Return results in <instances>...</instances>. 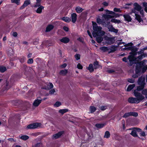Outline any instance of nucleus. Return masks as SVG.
I'll use <instances>...</instances> for the list:
<instances>
[{
  "label": "nucleus",
  "instance_id": "aec40b11",
  "mask_svg": "<svg viewBox=\"0 0 147 147\" xmlns=\"http://www.w3.org/2000/svg\"><path fill=\"white\" fill-rule=\"evenodd\" d=\"M69 39L66 37H63L61 39H60V41L61 42L64 43H67L69 42Z\"/></svg>",
  "mask_w": 147,
  "mask_h": 147
},
{
  "label": "nucleus",
  "instance_id": "680f3d73",
  "mask_svg": "<svg viewBox=\"0 0 147 147\" xmlns=\"http://www.w3.org/2000/svg\"><path fill=\"white\" fill-rule=\"evenodd\" d=\"M67 64L66 63H64L61 66V67L62 68H64L65 67L67 66Z\"/></svg>",
  "mask_w": 147,
  "mask_h": 147
},
{
  "label": "nucleus",
  "instance_id": "4be33fe9",
  "mask_svg": "<svg viewBox=\"0 0 147 147\" xmlns=\"http://www.w3.org/2000/svg\"><path fill=\"white\" fill-rule=\"evenodd\" d=\"M44 8V7L42 6H40L39 7L37 10H36V12L37 13H41L42 12V10Z\"/></svg>",
  "mask_w": 147,
  "mask_h": 147
},
{
  "label": "nucleus",
  "instance_id": "c756f323",
  "mask_svg": "<svg viewBox=\"0 0 147 147\" xmlns=\"http://www.w3.org/2000/svg\"><path fill=\"white\" fill-rule=\"evenodd\" d=\"M83 9L80 7L78 6L76 8V10L77 12L80 13L82 12Z\"/></svg>",
  "mask_w": 147,
  "mask_h": 147
},
{
  "label": "nucleus",
  "instance_id": "58836bf2",
  "mask_svg": "<svg viewBox=\"0 0 147 147\" xmlns=\"http://www.w3.org/2000/svg\"><path fill=\"white\" fill-rule=\"evenodd\" d=\"M61 105V103L59 101H57L54 105V106L55 107H58Z\"/></svg>",
  "mask_w": 147,
  "mask_h": 147
},
{
  "label": "nucleus",
  "instance_id": "4468645a",
  "mask_svg": "<svg viewBox=\"0 0 147 147\" xmlns=\"http://www.w3.org/2000/svg\"><path fill=\"white\" fill-rule=\"evenodd\" d=\"M30 0H26L24 1V4L20 8V9H22L24 8L25 7H26L28 5L30 4Z\"/></svg>",
  "mask_w": 147,
  "mask_h": 147
},
{
  "label": "nucleus",
  "instance_id": "49530a36",
  "mask_svg": "<svg viewBox=\"0 0 147 147\" xmlns=\"http://www.w3.org/2000/svg\"><path fill=\"white\" fill-rule=\"evenodd\" d=\"M48 88L49 89H51L53 88V85L52 83H50L48 85Z\"/></svg>",
  "mask_w": 147,
  "mask_h": 147
},
{
  "label": "nucleus",
  "instance_id": "5fc2aeb1",
  "mask_svg": "<svg viewBox=\"0 0 147 147\" xmlns=\"http://www.w3.org/2000/svg\"><path fill=\"white\" fill-rule=\"evenodd\" d=\"M114 11L115 12H121V11L119 9L117 8H115L114 9Z\"/></svg>",
  "mask_w": 147,
  "mask_h": 147
},
{
  "label": "nucleus",
  "instance_id": "69168bd1",
  "mask_svg": "<svg viewBox=\"0 0 147 147\" xmlns=\"http://www.w3.org/2000/svg\"><path fill=\"white\" fill-rule=\"evenodd\" d=\"M103 4L105 6H107L108 5V3L106 2H103Z\"/></svg>",
  "mask_w": 147,
  "mask_h": 147
},
{
  "label": "nucleus",
  "instance_id": "72a5a7b5",
  "mask_svg": "<svg viewBox=\"0 0 147 147\" xmlns=\"http://www.w3.org/2000/svg\"><path fill=\"white\" fill-rule=\"evenodd\" d=\"M94 68L96 69L99 67V65L98 61H96L94 62L93 64Z\"/></svg>",
  "mask_w": 147,
  "mask_h": 147
},
{
  "label": "nucleus",
  "instance_id": "f3484780",
  "mask_svg": "<svg viewBox=\"0 0 147 147\" xmlns=\"http://www.w3.org/2000/svg\"><path fill=\"white\" fill-rule=\"evenodd\" d=\"M108 28L109 29V30L110 31L113 32L115 33H117L118 32V30L114 28L112 25L109 26H108Z\"/></svg>",
  "mask_w": 147,
  "mask_h": 147
},
{
  "label": "nucleus",
  "instance_id": "2eb2a0df",
  "mask_svg": "<svg viewBox=\"0 0 147 147\" xmlns=\"http://www.w3.org/2000/svg\"><path fill=\"white\" fill-rule=\"evenodd\" d=\"M123 16L124 17L125 21L128 22L131 21L132 19L129 15L128 14H124L123 15Z\"/></svg>",
  "mask_w": 147,
  "mask_h": 147
},
{
  "label": "nucleus",
  "instance_id": "cd10ccee",
  "mask_svg": "<svg viewBox=\"0 0 147 147\" xmlns=\"http://www.w3.org/2000/svg\"><path fill=\"white\" fill-rule=\"evenodd\" d=\"M105 125V124L103 123H97L95 125V126L98 129L102 128Z\"/></svg>",
  "mask_w": 147,
  "mask_h": 147
},
{
  "label": "nucleus",
  "instance_id": "0eeeda50",
  "mask_svg": "<svg viewBox=\"0 0 147 147\" xmlns=\"http://www.w3.org/2000/svg\"><path fill=\"white\" fill-rule=\"evenodd\" d=\"M40 124L39 123H35L28 125L27 128L28 129H33L38 127L40 126Z\"/></svg>",
  "mask_w": 147,
  "mask_h": 147
},
{
  "label": "nucleus",
  "instance_id": "4c0bfd02",
  "mask_svg": "<svg viewBox=\"0 0 147 147\" xmlns=\"http://www.w3.org/2000/svg\"><path fill=\"white\" fill-rule=\"evenodd\" d=\"M90 113H92L94 112L96 110V108L93 106H91L90 108Z\"/></svg>",
  "mask_w": 147,
  "mask_h": 147
},
{
  "label": "nucleus",
  "instance_id": "a18cd8bd",
  "mask_svg": "<svg viewBox=\"0 0 147 147\" xmlns=\"http://www.w3.org/2000/svg\"><path fill=\"white\" fill-rule=\"evenodd\" d=\"M33 62V60L32 59H29L27 61V63L28 64H32Z\"/></svg>",
  "mask_w": 147,
  "mask_h": 147
},
{
  "label": "nucleus",
  "instance_id": "9b49d317",
  "mask_svg": "<svg viewBox=\"0 0 147 147\" xmlns=\"http://www.w3.org/2000/svg\"><path fill=\"white\" fill-rule=\"evenodd\" d=\"M64 132L63 131H60L57 133L54 134L52 136V138L53 139H57L59 137L62 135L63 133Z\"/></svg>",
  "mask_w": 147,
  "mask_h": 147
},
{
  "label": "nucleus",
  "instance_id": "9d476101",
  "mask_svg": "<svg viewBox=\"0 0 147 147\" xmlns=\"http://www.w3.org/2000/svg\"><path fill=\"white\" fill-rule=\"evenodd\" d=\"M128 101L131 103H139L138 100L136 98L131 97L129 98L128 99Z\"/></svg>",
  "mask_w": 147,
  "mask_h": 147
},
{
  "label": "nucleus",
  "instance_id": "2f4dec72",
  "mask_svg": "<svg viewBox=\"0 0 147 147\" xmlns=\"http://www.w3.org/2000/svg\"><path fill=\"white\" fill-rule=\"evenodd\" d=\"M67 70L66 69H65L64 70H61L60 71V74H61V75H62L63 76H64L67 73Z\"/></svg>",
  "mask_w": 147,
  "mask_h": 147
},
{
  "label": "nucleus",
  "instance_id": "393cba45",
  "mask_svg": "<svg viewBox=\"0 0 147 147\" xmlns=\"http://www.w3.org/2000/svg\"><path fill=\"white\" fill-rule=\"evenodd\" d=\"M135 19L137 20L139 22H141L143 21L142 19L141 18L140 16L137 14L136 13H135Z\"/></svg>",
  "mask_w": 147,
  "mask_h": 147
},
{
  "label": "nucleus",
  "instance_id": "37998d69",
  "mask_svg": "<svg viewBox=\"0 0 147 147\" xmlns=\"http://www.w3.org/2000/svg\"><path fill=\"white\" fill-rule=\"evenodd\" d=\"M40 6V2L36 1V4L34 5V7H37Z\"/></svg>",
  "mask_w": 147,
  "mask_h": 147
},
{
  "label": "nucleus",
  "instance_id": "f03ea898",
  "mask_svg": "<svg viewBox=\"0 0 147 147\" xmlns=\"http://www.w3.org/2000/svg\"><path fill=\"white\" fill-rule=\"evenodd\" d=\"M137 51L138 49L136 48H135L134 49L132 50L131 53L133 55L129 56L127 59L126 57H124L123 59V61L125 62H127V60H129V65H132L133 64L135 63V61L136 60V58L134 57V55L136 54V52Z\"/></svg>",
  "mask_w": 147,
  "mask_h": 147
},
{
  "label": "nucleus",
  "instance_id": "1a4fd4ad",
  "mask_svg": "<svg viewBox=\"0 0 147 147\" xmlns=\"http://www.w3.org/2000/svg\"><path fill=\"white\" fill-rule=\"evenodd\" d=\"M145 78L144 77H141L139 78L138 81V84L139 85H142L144 86L145 85Z\"/></svg>",
  "mask_w": 147,
  "mask_h": 147
},
{
  "label": "nucleus",
  "instance_id": "bb28decb",
  "mask_svg": "<svg viewBox=\"0 0 147 147\" xmlns=\"http://www.w3.org/2000/svg\"><path fill=\"white\" fill-rule=\"evenodd\" d=\"M141 92L145 98L147 99V89H144L142 90Z\"/></svg>",
  "mask_w": 147,
  "mask_h": 147
},
{
  "label": "nucleus",
  "instance_id": "ea45409f",
  "mask_svg": "<svg viewBox=\"0 0 147 147\" xmlns=\"http://www.w3.org/2000/svg\"><path fill=\"white\" fill-rule=\"evenodd\" d=\"M6 69L5 67L3 66H0V72H3L5 71Z\"/></svg>",
  "mask_w": 147,
  "mask_h": 147
},
{
  "label": "nucleus",
  "instance_id": "603ef678",
  "mask_svg": "<svg viewBox=\"0 0 147 147\" xmlns=\"http://www.w3.org/2000/svg\"><path fill=\"white\" fill-rule=\"evenodd\" d=\"M140 132V133L139 134L140 135V136H145L146 134L144 131H142L141 130V131Z\"/></svg>",
  "mask_w": 147,
  "mask_h": 147
},
{
  "label": "nucleus",
  "instance_id": "6ab92c4d",
  "mask_svg": "<svg viewBox=\"0 0 147 147\" xmlns=\"http://www.w3.org/2000/svg\"><path fill=\"white\" fill-rule=\"evenodd\" d=\"M109 53H110L115 51L116 50V48L114 46H112L111 47H109Z\"/></svg>",
  "mask_w": 147,
  "mask_h": 147
},
{
  "label": "nucleus",
  "instance_id": "864d4df0",
  "mask_svg": "<svg viewBox=\"0 0 147 147\" xmlns=\"http://www.w3.org/2000/svg\"><path fill=\"white\" fill-rule=\"evenodd\" d=\"M77 68L79 69H82L83 68L82 65L80 63H78L77 65Z\"/></svg>",
  "mask_w": 147,
  "mask_h": 147
},
{
  "label": "nucleus",
  "instance_id": "f8f14e48",
  "mask_svg": "<svg viewBox=\"0 0 147 147\" xmlns=\"http://www.w3.org/2000/svg\"><path fill=\"white\" fill-rule=\"evenodd\" d=\"M71 18L72 22L73 23H75L76 22L77 20V15L75 13H71Z\"/></svg>",
  "mask_w": 147,
  "mask_h": 147
},
{
  "label": "nucleus",
  "instance_id": "a878e982",
  "mask_svg": "<svg viewBox=\"0 0 147 147\" xmlns=\"http://www.w3.org/2000/svg\"><path fill=\"white\" fill-rule=\"evenodd\" d=\"M135 86V84H131L129 85L127 88V91H130Z\"/></svg>",
  "mask_w": 147,
  "mask_h": 147
},
{
  "label": "nucleus",
  "instance_id": "e433bc0d",
  "mask_svg": "<svg viewBox=\"0 0 147 147\" xmlns=\"http://www.w3.org/2000/svg\"><path fill=\"white\" fill-rule=\"evenodd\" d=\"M100 37H97L96 38V40L97 42L98 43H100L103 40V38L100 36Z\"/></svg>",
  "mask_w": 147,
  "mask_h": 147
},
{
  "label": "nucleus",
  "instance_id": "de8ad7c7",
  "mask_svg": "<svg viewBox=\"0 0 147 147\" xmlns=\"http://www.w3.org/2000/svg\"><path fill=\"white\" fill-rule=\"evenodd\" d=\"M11 34L13 36L16 37L17 36L18 34L16 32H13L11 33Z\"/></svg>",
  "mask_w": 147,
  "mask_h": 147
},
{
  "label": "nucleus",
  "instance_id": "c03bdc74",
  "mask_svg": "<svg viewBox=\"0 0 147 147\" xmlns=\"http://www.w3.org/2000/svg\"><path fill=\"white\" fill-rule=\"evenodd\" d=\"M75 57L76 60H78L80 59V55L79 54H77L75 55Z\"/></svg>",
  "mask_w": 147,
  "mask_h": 147
},
{
  "label": "nucleus",
  "instance_id": "6e6552de",
  "mask_svg": "<svg viewBox=\"0 0 147 147\" xmlns=\"http://www.w3.org/2000/svg\"><path fill=\"white\" fill-rule=\"evenodd\" d=\"M96 21L97 22L98 24H101L105 27L107 26L110 23V22H107V24H106L105 21V22L103 20H102L99 18H98L97 19Z\"/></svg>",
  "mask_w": 147,
  "mask_h": 147
},
{
  "label": "nucleus",
  "instance_id": "79ce46f5",
  "mask_svg": "<svg viewBox=\"0 0 147 147\" xmlns=\"http://www.w3.org/2000/svg\"><path fill=\"white\" fill-rule=\"evenodd\" d=\"M11 1L12 3H15L18 5L20 4V0H11Z\"/></svg>",
  "mask_w": 147,
  "mask_h": 147
},
{
  "label": "nucleus",
  "instance_id": "412c9836",
  "mask_svg": "<svg viewBox=\"0 0 147 147\" xmlns=\"http://www.w3.org/2000/svg\"><path fill=\"white\" fill-rule=\"evenodd\" d=\"M53 26L52 25H49L47 27L45 32H49L53 29Z\"/></svg>",
  "mask_w": 147,
  "mask_h": 147
},
{
  "label": "nucleus",
  "instance_id": "20e7f679",
  "mask_svg": "<svg viewBox=\"0 0 147 147\" xmlns=\"http://www.w3.org/2000/svg\"><path fill=\"white\" fill-rule=\"evenodd\" d=\"M106 12L107 13L110 14L111 15H116V16H114L109 15H106L104 16V18L106 19L111 18H114V17H119V16L118 14H116L115 12L112 11H110L107 10H106Z\"/></svg>",
  "mask_w": 147,
  "mask_h": 147
},
{
  "label": "nucleus",
  "instance_id": "7c9ffc66",
  "mask_svg": "<svg viewBox=\"0 0 147 147\" xmlns=\"http://www.w3.org/2000/svg\"><path fill=\"white\" fill-rule=\"evenodd\" d=\"M110 134L108 131H106L104 137L107 138H108L110 137Z\"/></svg>",
  "mask_w": 147,
  "mask_h": 147
},
{
  "label": "nucleus",
  "instance_id": "39448f33",
  "mask_svg": "<svg viewBox=\"0 0 147 147\" xmlns=\"http://www.w3.org/2000/svg\"><path fill=\"white\" fill-rule=\"evenodd\" d=\"M130 130H132V131L130 134L134 137H138L136 133L137 132H141L142 129L139 128L134 127L129 129Z\"/></svg>",
  "mask_w": 147,
  "mask_h": 147
},
{
  "label": "nucleus",
  "instance_id": "5701e85b",
  "mask_svg": "<svg viewBox=\"0 0 147 147\" xmlns=\"http://www.w3.org/2000/svg\"><path fill=\"white\" fill-rule=\"evenodd\" d=\"M61 19L63 21L67 22H69L71 21V19L67 17H64L61 18Z\"/></svg>",
  "mask_w": 147,
  "mask_h": 147
},
{
  "label": "nucleus",
  "instance_id": "b1692460",
  "mask_svg": "<svg viewBox=\"0 0 147 147\" xmlns=\"http://www.w3.org/2000/svg\"><path fill=\"white\" fill-rule=\"evenodd\" d=\"M100 49L103 52L108 51L109 52V47L104 46L100 47Z\"/></svg>",
  "mask_w": 147,
  "mask_h": 147
},
{
  "label": "nucleus",
  "instance_id": "8fccbe9b",
  "mask_svg": "<svg viewBox=\"0 0 147 147\" xmlns=\"http://www.w3.org/2000/svg\"><path fill=\"white\" fill-rule=\"evenodd\" d=\"M55 92V89H52L50 90L49 93L50 94H53Z\"/></svg>",
  "mask_w": 147,
  "mask_h": 147
},
{
  "label": "nucleus",
  "instance_id": "6e6d98bb",
  "mask_svg": "<svg viewBox=\"0 0 147 147\" xmlns=\"http://www.w3.org/2000/svg\"><path fill=\"white\" fill-rule=\"evenodd\" d=\"M121 40H118L117 41V43H118V45H121L122 44H125V43L124 42H121Z\"/></svg>",
  "mask_w": 147,
  "mask_h": 147
},
{
  "label": "nucleus",
  "instance_id": "473e14b6",
  "mask_svg": "<svg viewBox=\"0 0 147 147\" xmlns=\"http://www.w3.org/2000/svg\"><path fill=\"white\" fill-rule=\"evenodd\" d=\"M68 111V110L66 109H60L59 110V112L62 114H63L64 113L67 112Z\"/></svg>",
  "mask_w": 147,
  "mask_h": 147
},
{
  "label": "nucleus",
  "instance_id": "a211bd4d",
  "mask_svg": "<svg viewBox=\"0 0 147 147\" xmlns=\"http://www.w3.org/2000/svg\"><path fill=\"white\" fill-rule=\"evenodd\" d=\"M134 6L135 9L138 11H140L141 9V7L137 3H135L134 4Z\"/></svg>",
  "mask_w": 147,
  "mask_h": 147
},
{
  "label": "nucleus",
  "instance_id": "dca6fc26",
  "mask_svg": "<svg viewBox=\"0 0 147 147\" xmlns=\"http://www.w3.org/2000/svg\"><path fill=\"white\" fill-rule=\"evenodd\" d=\"M136 74H139L141 70L140 65L139 63L137 64L136 66Z\"/></svg>",
  "mask_w": 147,
  "mask_h": 147
},
{
  "label": "nucleus",
  "instance_id": "ddd939ff",
  "mask_svg": "<svg viewBox=\"0 0 147 147\" xmlns=\"http://www.w3.org/2000/svg\"><path fill=\"white\" fill-rule=\"evenodd\" d=\"M42 100L36 99L33 103V106L35 107L38 106L41 103Z\"/></svg>",
  "mask_w": 147,
  "mask_h": 147
},
{
  "label": "nucleus",
  "instance_id": "09e8293b",
  "mask_svg": "<svg viewBox=\"0 0 147 147\" xmlns=\"http://www.w3.org/2000/svg\"><path fill=\"white\" fill-rule=\"evenodd\" d=\"M107 108V107L106 106H101L100 107V108L101 110L104 111Z\"/></svg>",
  "mask_w": 147,
  "mask_h": 147
},
{
  "label": "nucleus",
  "instance_id": "a19ab883",
  "mask_svg": "<svg viewBox=\"0 0 147 147\" xmlns=\"http://www.w3.org/2000/svg\"><path fill=\"white\" fill-rule=\"evenodd\" d=\"M20 138L23 140H26L29 138V137L27 136L24 135L20 137Z\"/></svg>",
  "mask_w": 147,
  "mask_h": 147
},
{
  "label": "nucleus",
  "instance_id": "4d7b16f0",
  "mask_svg": "<svg viewBox=\"0 0 147 147\" xmlns=\"http://www.w3.org/2000/svg\"><path fill=\"white\" fill-rule=\"evenodd\" d=\"M40 145V143H38L33 146V147H39Z\"/></svg>",
  "mask_w": 147,
  "mask_h": 147
},
{
  "label": "nucleus",
  "instance_id": "13d9d810",
  "mask_svg": "<svg viewBox=\"0 0 147 147\" xmlns=\"http://www.w3.org/2000/svg\"><path fill=\"white\" fill-rule=\"evenodd\" d=\"M136 9H135V8H134V9H132L131 10V12L130 13V14H131L132 13H134L135 14V13H136Z\"/></svg>",
  "mask_w": 147,
  "mask_h": 147
},
{
  "label": "nucleus",
  "instance_id": "f257e3e1",
  "mask_svg": "<svg viewBox=\"0 0 147 147\" xmlns=\"http://www.w3.org/2000/svg\"><path fill=\"white\" fill-rule=\"evenodd\" d=\"M92 28L93 31L92 33L94 37L98 36H103L105 34V32L102 30V28L100 26H97L95 22H92Z\"/></svg>",
  "mask_w": 147,
  "mask_h": 147
},
{
  "label": "nucleus",
  "instance_id": "f704fd0d",
  "mask_svg": "<svg viewBox=\"0 0 147 147\" xmlns=\"http://www.w3.org/2000/svg\"><path fill=\"white\" fill-rule=\"evenodd\" d=\"M111 22H112L114 23H115L119 24L121 22V21L119 20H117L113 18L111 20Z\"/></svg>",
  "mask_w": 147,
  "mask_h": 147
},
{
  "label": "nucleus",
  "instance_id": "774afa93",
  "mask_svg": "<svg viewBox=\"0 0 147 147\" xmlns=\"http://www.w3.org/2000/svg\"><path fill=\"white\" fill-rule=\"evenodd\" d=\"M32 55V54L31 53H30L27 55V57L28 58H29L31 57Z\"/></svg>",
  "mask_w": 147,
  "mask_h": 147
},
{
  "label": "nucleus",
  "instance_id": "7ed1b4c3",
  "mask_svg": "<svg viewBox=\"0 0 147 147\" xmlns=\"http://www.w3.org/2000/svg\"><path fill=\"white\" fill-rule=\"evenodd\" d=\"M134 96L138 100L139 103L145 99V97L143 95L142 93H141L138 92H137V90H134Z\"/></svg>",
  "mask_w": 147,
  "mask_h": 147
},
{
  "label": "nucleus",
  "instance_id": "c85d7f7f",
  "mask_svg": "<svg viewBox=\"0 0 147 147\" xmlns=\"http://www.w3.org/2000/svg\"><path fill=\"white\" fill-rule=\"evenodd\" d=\"M144 86L140 85V86H137L136 89L135 90H137V92L141 90L142 91L144 89H143L144 88Z\"/></svg>",
  "mask_w": 147,
  "mask_h": 147
},
{
  "label": "nucleus",
  "instance_id": "3c124183",
  "mask_svg": "<svg viewBox=\"0 0 147 147\" xmlns=\"http://www.w3.org/2000/svg\"><path fill=\"white\" fill-rule=\"evenodd\" d=\"M127 81L131 83H134L135 82V80L132 79H128Z\"/></svg>",
  "mask_w": 147,
  "mask_h": 147
},
{
  "label": "nucleus",
  "instance_id": "052dcab7",
  "mask_svg": "<svg viewBox=\"0 0 147 147\" xmlns=\"http://www.w3.org/2000/svg\"><path fill=\"white\" fill-rule=\"evenodd\" d=\"M143 5L144 7V9H146V8H147V3L146 2H144L143 3Z\"/></svg>",
  "mask_w": 147,
  "mask_h": 147
},
{
  "label": "nucleus",
  "instance_id": "338daca9",
  "mask_svg": "<svg viewBox=\"0 0 147 147\" xmlns=\"http://www.w3.org/2000/svg\"><path fill=\"white\" fill-rule=\"evenodd\" d=\"M107 72L109 73H112L114 72V71L110 69L108 70Z\"/></svg>",
  "mask_w": 147,
  "mask_h": 147
},
{
  "label": "nucleus",
  "instance_id": "0e129e2a",
  "mask_svg": "<svg viewBox=\"0 0 147 147\" xmlns=\"http://www.w3.org/2000/svg\"><path fill=\"white\" fill-rule=\"evenodd\" d=\"M87 32L88 33V35L90 36V37L91 38H92V36L91 34L90 33V32L88 30H87Z\"/></svg>",
  "mask_w": 147,
  "mask_h": 147
},
{
  "label": "nucleus",
  "instance_id": "423d86ee",
  "mask_svg": "<svg viewBox=\"0 0 147 147\" xmlns=\"http://www.w3.org/2000/svg\"><path fill=\"white\" fill-rule=\"evenodd\" d=\"M133 116L136 117L138 116L137 113L135 112H129L125 113L123 115V118H127L130 116Z\"/></svg>",
  "mask_w": 147,
  "mask_h": 147
},
{
  "label": "nucleus",
  "instance_id": "bf43d9fd",
  "mask_svg": "<svg viewBox=\"0 0 147 147\" xmlns=\"http://www.w3.org/2000/svg\"><path fill=\"white\" fill-rule=\"evenodd\" d=\"M20 61L21 63H23L24 61L25 58H24V57H22L21 58H20Z\"/></svg>",
  "mask_w": 147,
  "mask_h": 147
},
{
  "label": "nucleus",
  "instance_id": "e2e57ef3",
  "mask_svg": "<svg viewBox=\"0 0 147 147\" xmlns=\"http://www.w3.org/2000/svg\"><path fill=\"white\" fill-rule=\"evenodd\" d=\"M63 29L66 31H68L69 30L68 28L66 26H64L63 27Z\"/></svg>",
  "mask_w": 147,
  "mask_h": 147
},
{
  "label": "nucleus",
  "instance_id": "c9c22d12",
  "mask_svg": "<svg viewBox=\"0 0 147 147\" xmlns=\"http://www.w3.org/2000/svg\"><path fill=\"white\" fill-rule=\"evenodd\" d=\"M88 69L90 72H92L94 71V68L93 66V65L92 64H90L88 67Z\"/></svg>",
  "mask_w": 147,
  "mask_h": 147
}]
</instances>
